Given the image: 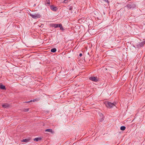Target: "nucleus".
I'll return each mask as SVG.
<instances>
[{
  "mask_svg": "<svg viewBox=\"0 0 145 145\" xmlns=\"http://www.w3.org/2000/svg\"><path fill=\"white\" fill-rule=\"evenodd\" d=\"M79 56L80 57H81L82 56V54L80 53L79 54Z\"/></svg>",
  "mask_w": 145,
  "mask_h": 145,
  "instance_id": "nucleus-17",
  "label": "nucleus"
},
{
  "mask_svg": "<svg viewBox=\"0 0 145 145\" xmlns=\"http://www.w3.org/2000/svg\"><path fill=\"white\" fill-rule=\"evenodd\" d=\"M56 51V48H53L51 49V51L52 52H55Z\"/></svg>",
  "mask_w": 145,
  "mask_h": 145,
  "instance_id": "nucleus-9",
  "label": "nucleus"
},
{
  "mask_svg": "<svg viewBox=\"0 0 145 145\" xmlns=\"http://www.w3.org/2000/svg\"><path fill=\"white\" fill-rule=\"evenodd\" d=\"M125 129V127L124 126H121L120 127V129L121 130L123 131Z\"/></svg>",
  "mask_w": 145,
  "mask_h": 145,
  "instance_id": "nucleus-14",
  "label": "nucleus"
},
{
  "mask_svg": "<svg viewBox=\"0 0 145 145\" xmlns=\"http://www.w3.org/2000/svg\"><path fill=\"white\" fill-rule=\"evenodd\" d=\"M58 24H53L52 25V26L53 27H58Z\"/></svg>",
  "mask_w": 145,
  "mask_h": 145,
  "instance_id": "nucleus-11",
  "label": "nucleus"
},
{
  "mask_svg": "<svg viewBox=\"0 0 145 145\" xmlns=\"http://www.w3.org/2000/svg\"><path fill=\"white\" fill-rule=\"evenodd\" d=\"M50 8L51 10L54 11H56L57 9V7H54L53 6H51Z\"/></svg>",
  "mask_w": 145,
  "mask_h": 145,
  "instance_id": "nucleus-4",
  "label": "nucleus"
},
{
  "mask_svg": "<svg viewBox=\"0 0 145 145\" xmlns=\"http://www.w3.org/2000/svg\"><path fill=\"white\" fill-rule=\"evenodd\" d=\"M102 1V2H107L108 1V0H101Z\"/></svg>",
  "mask_w": 145,
  "mask_h": 145,
  "instance_id": "nucleus-15",
  "label": "nucleus"
},
{
  "mask_svg": "<svg viewBox=\"0 0 145 145\" xmlns=\"http://www.w3.org/2000/svg\"><path fill=\"white\" fill-rule=\"evenodd\" d=\"M90 80L93 81L94 82H97L98 81V78L94 76H91L89 78Z\"/></svg>",
  "mask_w": 145,
  "mask_h": 145,
  "instance_id": "nucleus-3",
  "label": "nucleus"
},
{
  "mask_svg": "<svg viewBox=\"0 0 145 145\" xmlns=\"http://www.w3.org/2000/svg\"><path fill=\"white\" fill-rule=\"evenodd\" d=\"M58 27H60V28L61 30H63V27H62V25L61 24H58Z\"/></svg>",
  "mask_w": 145,
  "mask_h": 145,
  "instance_id": "nucleus-7",
  "label": "nucleus"
},
{
  "mask_svg": "<svg viewBox=\"0 0 145 145\" xmlns=\"http://www.w3.org/2000/svg\"><path fill=\"white\" fill-rule=\"evenodd\" d=\"M2 107L5 108H7L9 106V105L7 103H5L2 105Z\"/></svg>",
  "mask_w": 145,
  "mask_h": 145,
  "instance_id": "nucleus-5",
  "label": "nucleus"
},
{
  "mask_svg": "<svg viewBox=\"0 0 145 145\" xmlns=\"http://www.w3.org/2000/svg\"><path fill=\"white\" fill-rule=\"evenodd\" d=\"M29 15L34 19H37L40 18L41 16L39 13H33L29 14Z\"/></svg>",
  "mask_w": 145,
  "mask_h": 145,
  "instance_id": "nucleus-1",
  "label": "nucleus"
},
{
  "mask_svg": "<svg viewBox=\"0 0 145 145\" xmlns=\"http://www.w3.org/2000/svg\"><path fill=\"white\" fill-rule=\"evenodd\" d=\"M28 111V109H26L24 110L25 112H27Z\"/></svg>",
  "mask_w": 145,
  "mask_h": 145,
  "instance_id": "nucleus-16",
  "label": "nucleus"
},
{
  "mask_svg": "<svg viewBox=\"0 0 145 145\" xmlns=\"http://www.w3.org/2000/svg\"><path fill=\"white\" fill-rule=\"evenodd\" d=\"M0 88L4 89H5V88L4 86H3L2 85H0Z\"/></svg>",
  "mask_w": 145,
  "mask_h": 145,
  "instance_id": "nucleus-8",
  "label": "nucleus"
},
{
  "mask_svg": "<svg viewBox=\"0 0 145 145\" xmlns=\"http://www.w3.org/2000/svg\"><path fill=\"white\" fill-rule=\"evenodd\" d=\"M101 115L102 116H103V114H101Z\"/></svg>",
  "mask_w": 145,
  "mask_h": 145,
  "instance_id": "nucleus-18",
  "label": "nucleus"
},
{
  "mask_svg": "<svg viewBox=\"0 0 145 145\" xmlns=\"http://www.w3.org/2000/svg\"><path fill=\"white\" fill-rule=\"evenodd\" d=\"M41 140V138H36L34 139V141H38L39 140Z\"/></svg>",
  "mask_w": 145,
  "mask_h": 145,
  "instance_id": "nucleus-13",
  "label": "nucleus"
},
{
  "mask_svg": "<svg viewBox=\"0 0 145 145\" xmlns=\"http://www.w3.org/2000/svg\"><path fill=\"white\" fill-rule=\"evenodd\" d=\"M116 104L115 103H112L109 102H107L106 103V105L107 107L109 108H111L115 106V105Z\"/></svg>",
  "mask_w": 145,
  "mask_h": 145,
  "instance_id": "nucleus-2",
  "label": "nucleus"
},
{
  "mask_svg": "<svg viewBox=\"0 0 145 145\" xmlns=\"http://www.w3.org/2000/svg\"><path fill=\"white\" fill-rule=\"evenodd\" d=\"M30 139H23L21 140V142H29Z\"/></svg>",
  "mask_w": 145,
  "mask_h": 145,
  "instance_id": "nucleus-6",
  "label": "nucleus"
},
{
  "mask_svg": "<svg viewBox=\"0 0 145 145\" xmlns=\"http://www.w3.org/2000/svg\"><path fill=\"white\" fill-rule=\"evenodd\" d=\"M45 131H46V132H47H47H52V129H46L45 130Z\"/></svg>",
  "mask_w": 145,
  "mask_h": 145,
  "instance_id": "nucleus-10",
  "label": "nucleus"
},
{
  "mask_svg": "<svg viewBox=\"0 0 145 145\" xmlns=\"http://www.w3.org/2000/svg\"><path fill=\"white\" fill-rule=\"evenodd\" d=\"M38 100L37 99H35L34 100H33V101L32 100H31L30 101H28V102H27V103H29L30 102H32V101H33V102H35V101H38Z\"/></svg>",
  "mask_w": 145,
  "mask_h": 145,
  "instance_id": "nucleus-12",
  "label": "nucleus"
}]
</instances>
